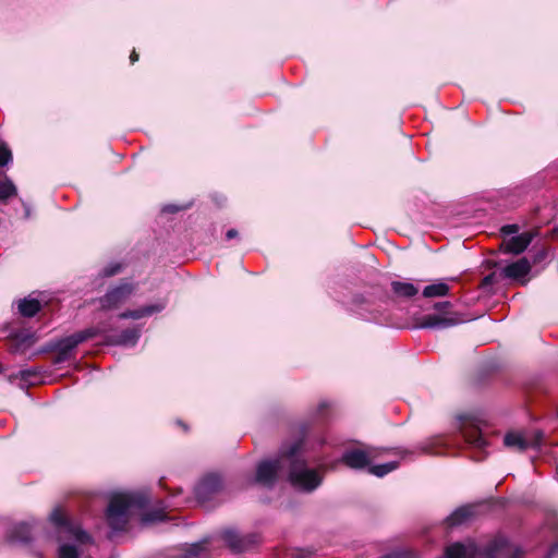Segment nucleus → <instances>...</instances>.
<instances>
[{
    "label": "nucleus",
    "instance_id": "obj_1",
    "mask_svg": "<svg viewBox=\"0 0 558 558\" xmlns=\"http://www.w3.org/2000/svg\"><path fill=\"white\" fill-rule=\"evenodd\" d=\"M286 460L288 462V480L296 490L312 493L322 485L324 466L311 468L308 465L302 440L289 444Z\"/></svg>",
    "mask_w": 558,
    "mask_h": 558
},
{
    "label": "nucleus",
    "instance_id": "obj_2",
    "mask_svg": "<svg viewBox=\"0 0 558 558\" xmlns=\"http://www.w3.org/2000/svg\"><path fill=\"white\" fill-rule=\"evenodd\" d=\"M150 502L144 493H121L111 497L107 508L106 518L109 526L114 531H123L130 519L132 508L143 509Z\"/></svg>",
    "mask_w": 558,
    "mask_h": 558
},
{
    "label": "nucleus",
    "instance_id": "obj_3",
    "mask_svg": "<svg viewBox=\"0 0 558 558\" xmlns=\"http://www.w3.org/2000/svg\"><path fill=\"white\" fill-rule=\"evenodd\" d=\"M289 444H284L276 459H267L260 461L256 466V474L254 482L264 487L271 488L278 481L279 474L283 470H288V456Z\"/></svg>",
    "mask_w": 558,
    "mask_h": 558
},
{
    "label": "nucleus",
    "instance_id": "obj_4",
    "mask_svg": "<svg viewBox=\"0 0 558 558\" xmlns=\"http://www.w3.org/2000/svg\"><path fill=\"white\" fill-rule=\"evenodd\" d=\"M457 428L470 445L476 448H484L487 445L483 435V421L476 415L471 413L457 415Z\"/></svg>",
    "mask_w": 558,
    "mask_h": 558
},
{
    "label": "nucleus",
    "instance_id": "obj_5",
    "mask_svg": "<svg viewBox=\"0 0 558 558\" xmlns=\"http://www.w3.org/2000/svg\"><path fill=\"white\" fill-rule=\"evenodd\" d=\"M99 333V329L95 327L87 328L85 330L77 331L65 338L60 339L56 345V355L53 356V364H61L68 361L73 350L84 341L96 337Z\"/></svg>",
    "mask_w": 558,
    "mask_h": 558
},
{
    "label": "nucleus",
    "instance_id": "obj_6",
    "mask_svg": "<svg viewBox=\"0 0 558 558\" xmlns=\"http://www.w3.org/2000/svg\"><path fill=\"white\" fill-rule=\"evenodd\" d=\"M49 520L56 525L59 534H65L69 538L74 539L78 544H87L90 542V536L83 531L80 525L70 521L60 508L52 510Z\"/></svg>",
    "mask_w": 558,
    "mask_h": 558
},
{
    "label": "nucleus",
    "instance_id": "obj_7",
    "mask_svg": "<svg viewBox=\"0 0 558 558\" xmlns=\"http://www.w3.org/2000/svg\"><path fill=\"white\" fill-rule=\"evenodd\" d=\"M543 434L536 432L521 433V432H509L505 435L504 444L507 448L515 451H524L527 448H536L541 445Z\"/></svg>",
    "mask_w": 558,
    "mask_h": 558
},
{
    "label": "nucleus",
    "instance_id": "obj_8",
    "mask_svg": "<svg viewBox=\"0 0 558 558\" xmlns=\"http://www.w3.org/2000/svg\"><path fill=\"white\" fill-rule=\"evenodd\" d=\"M222 487V481L219 475L209 474L202 478L195 487V496L199 502L208 501L213 495Z\"/></svg>",
    "mask_w": 558,
    "mask_h": 558
},
{
    "label": "nucleus",
    "instance_id": "obj_9",
    "mask_svg": "<svg viewBox=\"0 0 558 558\" xmlns=\"http://www.w3.org/2000/svg\"><path fill=\"white\" fill-rule=\"evenodd\" d=\"M134 288L131 283L123 282L118 287L110 290L101 300V306L106 310H111L128 300V298L132 294Z\"/></svg>",
    "mask_w": 558,
    "mask_h": 558
},
{
    "label": "nucleus",
    "instance_id": "obj_10",
    "mask_svg": "<svg viewBox=\"0 0 558 558\" xmlns=\"http://www.w3.org/2000/svg\"><path fill=\"white\" fill-rule=\"evenodd\" d=\"M221 537L233 553H243L253 544V538L250 535H242L232 529L223 531Z\"/></svg>",
    "mask_w": 558,
    "mask_h": 558
},
{
    "label": "nucleus",
    "instance_id": "obj_11",
    "mask_svg": "<svg viewBox=\"0 0 558 558\" xmlns=\"http://www.w3.org/2000/svg\"><path fill=\"white\" fill-rule=\"evenodd\" d=\"M533 240V233L523 232L504 240L501 247L506 253L520 254L530 245Z\"/></svg>",
    "mask_w": 558,
    "mask_h": 558
},
{
    "label": "nucleus",
    "instance_id": "obj_12",
    "mask_svg": "<svg viewBox=\"0 0 558 558\" xmlns=\"http://www.w3.org/2000/svg\"><path fill=\"white\" fill-rule=\"evenodd\" d=\"M531 270V264L526 258H521L510 265L504 267L499 271V276L502 278L519 280L525 277Z\"/></svg>",
    "mask_w": 558,
    "mask_h": 558
},
{
    "label": "nucleus",
    "instance_id": "obj_13",
    "mask_svg": "<svg viewBox=\"0 0 558 558\" xmlns=\"http://www.w3.org/2000/svg\"><path fill=\"white\" fill-rule=\"evenodd\" d=\"M34 524L28 522H20L10 527L7 536L12 543H28L31 541Z\"/></svg>",
    "mask_w": 558,
    "mask_h": 558
},
{
    "label": "nucleus",
    "instance_id": "obj_14",
    "mask_svg": "<svg viewBox=\"0 0 558 558\" xmlns=\"http://www.w3.org/2000/svg\"><path fill=\"white\" fill-rule=\"evenodd\" d=\"M475 515V507L465 505L457 508L451 514H449L445 522L449 527L458 526Z\"/></svg>",
    "mask_w": 558,
    "mask_h": 558
},
{
    "label": "nucleus",
    "instance_id": "obj_15",
    "mask_svg": "<svg viewBox=\"0 0 558 558\" xmlns=\"http://www.w3.org/2000/svg\"><path fill=\"white\" fill-rule=\"evenodd\" d=\"M341 461L352 469H363L369 463L365 451L360 449L348 450L342 454Z\"/></svg>",
    "mask_w": 558,
    "mask_h": 558
},
{
    "label": "nucleus",
    "instance_id": "obj_16",
    "mask_svg": "<svg viewBox=\"0 0 558 558\" xmlns=\"http://www.w3.org/2000/svg\"><path fill=\"white\" fill-rule=\"evenodd\" d=\"M166 307L165 302H159L157 304L146 305L137 310L125 311L119 315L122 319H141L146 316H151L153 314L161 312Z\"/></svg>",
    "mask_w": 558,
    "mask_h": 558
},
{
    "label": "nucleus",
    "instance_id": "obj_17",
    "mask_svg": "<svg viewBox=\"0 0 558 558\" xmlns=\"http://www.w3.org/2000/svg\"><path fill=\"white\" fill-rule=\"evenodd\" d=\"M458 320L448 317H441L437 314H430L423 317L421 322V327L423 328H435V329H445L451 326H454Z\"/></svg>",
    "mask_w": 558,
    "mask_h": 558
},
{
    "label": "nucleus",
    "instance_id": "obj_18",
    "mask_svg": "<svg viewBox=\"0 0 558 558\" xmlns=\"http://www.w3.org/2000/svg\"><path fill=\"white\" fill-rule=\"evenodd\" d=\"M141 337V330L138 328L125 329L119 336L111 337L109 343L134 347Z\"/></svg>",
    "mask_w": 558,
    "mask_h": 558
},
{
    "label": "nucleus",
    "instance_id": "obj_19",
    "mask_svg": "<svg viewBox=\"0 0 558 558\" xmlns=\"http://www.w3.org/2000/svg\"><path fill=\"white\" fill-rule=\"evenodd\" d=\"M40 302L37 299H23L19 301V312L25 317L35 316L40 310Z\"/></svg>",
    "mask_w": 558,
    "mask_h": 558
},
{
    "label": "nucleus",
    "instance_id": "obj_20",
    "mask_svg": "<svg viewBox=\"0 0 558 558\" xmlns=\"http://www.w3.org/2000/svg\"><path fill=\"white\" fill-rule=\"evenodd\" d=\"M450 288L445 282H437L434 284H429L424 288L423 290V296L424 298H438V296H445L449 293Z\"/></svg>",
    "mask_w": 558,
    "mask_h": 558
},
{
    "label": "nucleus",
    "instance_id": "obj_21",
    "mask_svg": "<svg viewBox=\"0 0 558 558\" xmlns=\"http://www.w3.org/2000/svg\"><path fill=\"white\" fill-rule=\"evenodd\" d=\"M391 288L397 295L403 298L414 296L418 292L417 288L410 282L393 281Z\"/></svg>",
    "mask_w": 558,
    "mask_h": 558
},
{
    "label": "nucleus",
    "instance_id": "obj_22",
    "mask_svg": "<svg viewBox=\"0 0 558 558\" xmlns=\"http://www.w3.org/2000/svg\"><path fill=\"white\" fill-rule=\"evenodd\" d=\"M16 193L17 189L12 180L4 177V179L0 181V199L7 201L8 198L15 196Z\"/></svg>",
    "mask_w": 558,
    "mask_h": 558
},
{
    "label": "nucleus",
    "instance_id": "obj_23",
    "mask_svg": "<svg viewBox=\"0 0 558 558\" xmlns=\"http://www.w3.org/2000/svg\"><path fill=\"white\" fill-rule=\"evenodd\" d=\"M398 466H399V462L391 461V462L374 465L369 469V472L378 477H383L386 474L395 471Z\"/></svg>",
    "mask_w": 558,
    "mask_h": 558
},
{
    "label": "nucleus",
    "instance_id": "obj_24",
    "mask_svg": "<svg viewBox=\"0 0 558 558\" xmlns=\"http://www.w3.org/2000/svg\"><path fill=\"white\" fill-rule=\"evenodd\" d=\"M166 519L165 508L161 507L154 511H149L143 514L142 521L143 523H153L157 521H162Z\"/></svg>",
    "mask_w": 558,
    "mask_h": 558
},
{
    "label": "nucleus",
    "instance_id": "obj_25",
    "mask_svg": "<svg viewBox=\"0 0 558 558\" xmlns=\"http://www.w3.org/2000/svg\"><path fill=\"white\" fill-rule=\"evenodd\" d=\"M59 558H78V550L74 545L61 544L58 549Z\"/></svg>",
    "mask_w": 558,
    "mask_h": 558
},
{
    "label": "nucleus",
    "instance_id": "obj_26",
    "mask_svg": "<svg viewBox=\"0 0 558 558\" xmlns=\"http://www.w3.org/2000/svg\"><path fill=\"white\" fill-rule=\"evenodd\" d=\"M206 548V542H199L192 544L186 550L187 557H198L203 554Z\"/></svg>",
    "mask_w": 558,
    "mask_h": 558
},
{
    "label": "nucleus",
    "instance_id": "obj_27",
    "mask_svg": "<svg viewBox=\"0 0 558 558\" xmlns=\"http://www.w3.org/2000/svg\"><path fill=\"white\" fill-rule=\"evenodd\" d=\"M12 161V153L4 145H0V167H4Z\"/></svg>",
    "mask_w": 558,
    "mask_h": 558
},
{
    "label": "nucleus",
    "instance_id": "obj_28",
    "mask_svg": "<svg viewBox=\"0 0 558 558\" xmlns=\"http://www.w3.org/2000/svg\"><path fill=\"white\" fill-rule=\"evenodd\" d=\"M501 279L504 278L499 276V272H492L483 278L481 286L483 288H487L497 283Z\"/></svg>",
    "mask_w": 558,
    "mask_h": 558
},
{
    "label": "nucleus",
    "instance_id": "obj_29",
    "mask_svg": "<svg viewBox=\"0 0 558 558\" xmlns=\"http://www.w3.org/2000/svg\"><path fill=\"white\" fill-rule=\"evenodd\" d=\"M121 271V265L118 263L110 264L102 269L104 277H112Z\"/></svg>",
    "mask_w": 558,
    "mask_h": 558
},
{
    "label": "nucleus",
    "instance_id": "obj_30",
    "mask_svg": "<svg viewBox=\"0 0 558 558\" xmlns=\"http://www.w3.org/2000/svg\"><path fill=\"white\" fill-rule=\"evenodd\" d=\"M379 558H416L412 553L410 551H392L389 554H386Z\"/></svg>",
    "mask_w": 558,
    "mask_h": 558
},
{
    "label": "nucleus",
    "instance_id": "obj_31",
    "mask_svg": "<svg viewBox=\"0 0 558 558\" xmlns=\"http://www.w3.org/2000/svg\"><path fill=\"white\" fill-rule=\"evenodd\" d=\"M547 255H548V251L546 248L538 250L533 256V263L537 264V263L543 262L547 257Z\"/></svg>",
    "mask_w": 558,
    "mask_h": 558
},
{
    "label": "nucleus",
    "instance_id": "obj_32",
    "mask_svg": "<svg viewBox=\"0 0 558 558\" xmlns=\"http://www.w3.org/2000/svg\"><path fill=\"white\" fill-rule=\"evenodd\" d=\"M501 232L505 235H511L518 232V226L515 225H507L501 228Z\"/></svg>",
    "mask_w": 558,
    "mask_h": 558
},
{
    "label": "nucleus",
    "instance_id": "obj_33",
    "mask_svg": "<svg viewBox=\"0 0 558 558\" xmlns=\"http://www.w3.org/2000/svg\"><path fill=\"white\" fill-rule=\"evenodd\" d=\"M451 306V303L448 302V301H445V302H438L434 305V308L441 312L446 308H449Z\"/></svg>",
    "mask_w": 558,
    "mask_h": 558
},
{
    "label": "nucleus",
    "instance_id": "obj_34",
    "mask_svg": "<svg viewBox=\"0 0 558 558\" xmlns=\"http://www.w3.org/2000/svg\"><path fill=\"white\" fill-rule=\"evenodd\" d=\"M34 374L32 369H23L20 372V377L24 380H29L31 376Z\"/></svg>",
    "mask_w": 558,
    "mask_h": 558
},
{
    "label": "nucleus",
    "instance_id": "obj_35",
    "mask_svg": "<svg viewBox=\"0 0 558 558\" xmlns=\"http://www.w3.org/2000/svg\"><path fill=\"white\" fill-rule=\"evenodd\" d=\"M558 554V543L553 545L546 556V558H554Z\"/></svg>",
    "mask_w": 558,
    "mask_h": 558
},
{
    "label": "nucleus",
    "instance_id": "obj_36",
    "mask_svg": "<svg viewBox=\"0 0 558 558\" xmlns=\"http://www.w3.org/2000/svg\"><path fill=\"white\" fill-rule=\"evenodd\" d=\"M236 235H238V231L235 229H230L226 233V238L228 240H231V239L235 238Z\"/></svg>",
    "mask_w": 558,
    "mask_h": 558
},
{
    "label": "nucleus",
    "instance_id": "obj_37",
    "mask_svg": "<svg viewBox=\"0 0 558 558\" xmlns=\"http://www.w3.org/2000/svg\"><path fill=\"white\" fill-rule=\"evenodd\" d=\"M130 60H131V63H134L138 60V54L136 53L135 50L132 51V53L130 56Z\"/></svg>",
    "mask_w": 558,
    "mask_h": 558
},
{
    "label": "nucleus",
    "instance_id": "obj_38",
    "mask_svg": "<svg viewBox=\"0 0 558 558\" xmlns=\"http://www.w3.org/2000/svg\"><path fill=\"white\" fill-rule=\"evenodd\" d=\"M24 207H25V218H29L31 217V209H29V207L26 204H24Z\"/></svg>",
    "mask_w": 558,
    "mask_h": 558
},
{
    "label": "nucleus",
    "instance_id": "obj_39",
    "mask_svg": "<svg viewBox=\"0 0 558 558\" xmlns=\"http://www.w3.org/2000/svg\"><path fill=\"white\" fill-rule=\"evenodd\" d=\"M168 209H169V210H171V211H175V210H178V207H175V206H170V207H168Z\"/></svg>",
    "mask_w": 558,
    "mask_h": 558
},
{
    "label": "nucleus",
    "instance_id": "obj_40",
    "mask_svg": "<svg viewBox=\"0 0 558 558\" xmlns=\"http://www.w3.org/2000/svg\"><path fill=\"white\" fill-rule=\"evenodd\" d=\"M319 407H320V409H323V408L328 407V404L326 402H322Z\"/></svg>",
    "mask_w": 558,
    "mask_h": 558
},
{
    "label": "nucleus",
    "instance_id": "obj_41",
    "mask_svg": "<svg viewBox=\"0 0 558 558\" xmlns=\"http://www.w3.org/2000/svg\"><path fill=\"white\" fill-rule=\"evenodd\" d=\"M554 232L558 234V226L554 229Z\"/></svg>",
    "mask_w": 558,
    "mask_h": 558
}]
</instances>
